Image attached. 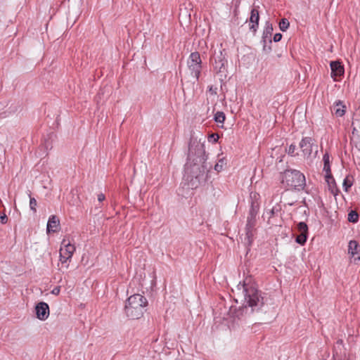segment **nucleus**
Masks as SVG:
<instances>
[{
    "label": "nucleus",
    "mask_w": 360,
    "mask_h": 360,
    "mask_svg": "<svg viewBox=\"0 0 360 360\" xmlns=\"http://www.w3.org/2000/svg\"><path fill=\"white\" fill-rule=\"evenodd\" d=\"M359 220V214L358 213L352 210L348 214V221L349 222L356 223Z\"/></svg>",
    "instance_id": "21"
},
{
    "label": "nucleus",
    "mask_w": 360,
    "mask_h": 360,
    "mask_svg": "<svg viewBox=\"0 0 360 360\" xmlns=\"http://www.w3.org/2000/svg\"><path fill=\"white\" fill-rule=\"evenodd\" d=\"M354 126L352 130V141L354 143L355 146L360 150V122L356 121L352 123Z\"/></svg>",
    "instance_id": "15"
},
{
    "label": "nucleus",
    "mask_w": 360,
    "mask_h": 360,
    "mask_svg": "<svg viewBox=\"0 0 360 360\" xmlns=\"http://www.w3.org/2000/svg\"><path fill=\"white\" fill-rule=\"evenodd\" d=\"M62 245L64 248H61L60 250V261L62 264L66 263L72 257L74 252L75 251V247L72 245L70 241L64 239L62 241Z\"/></svg>",
    "instance_id": "9"
},
{
    "label": "nucleus",
    "mask_w": 360,
    "mask_h": 360,
    "mask_svg": "<svg viewBox=\"0 0 360 360\" xmlns=\"http://www.w3.org/2000/svg\"><path fill=\"white\" fill-rule=\"evenodd\" d=\"M7 221L8 217L5 214H4L3 215H0V221L1 222V224H5L7 223Z\"/></svg>",
    "instance_id": "31"
},
{
    "label": "nucleus",
    "mask_w": 360,
    "mask_h": 360,
    "mask_svg": "<svg viewBox=\"0 0 360 360\" xmlns=\"http://www.w3.org/2000/svg\"><path fill=\"white\" fill-rule=\"evenodd\" d=\"M219 138V136L217 134H211L208 136V141H212L213 143H216V142H217Z\"/></svg>",
    "instance_id": "28"
},
{
    "label": "nucleus",
    "mask_w": 360,
    "mask_h": 360,
    "mask_svg": "<svg viewBox=\"0 0 360 360\" xmlns=\"http://www.w3.org/2000/svg\"><path fill=\"white\" fill-rule=\"evenodd\" d=\"M105 199V196L103 193H100L98 195V200L101 202Z\"/></svg>",
    "instance_id": "32"
},
{
    "label": "nucleus",
    "mask_w": 360,
    "mask_h": 360,
    "mask_svg": "<svg viewBox=\"0 0 360 360\" xmlns=\"http://www.w3.org/2000/svg\"><path fill=\"white\" fill-rule=\"evenodd\" d=\"M290 26V22L286 18H282L279 22V28L282 32H285Z\"/></svg>",
    "instance_id": "23"
},
{
    "label": "nucleus",
    "mask_w": 360,
    "mask_h": 360,
    "mask_svg": "<svg viewBox=\"0 0 360 360\" xmlns=\"http://www.w3.org/2000/svg\"><path fill=\"white\" fill-rule=\"evenodd\" d=\"M226 116L223 112L218 111L215 113L214 120L216 122L224 123Z\"/></svg>",
    "instance_id": "22"
},
{
    "label": "nucleus",
    "mask_w": 360,
    "mask_h": 360,
    "mask_svg": "<svg viewBox=\"0 0 360 360\" xmlns=\"http://www.w3.org/2000/svg\"><path fill=\"white\" fill-rule=\"evenodd\" d=\"M328 185L329 186V189L330 190L331 193L335 195H338L340 193V191L338 188L337 187L336 183L335 182V185L333 183L332 180H330V184L328 183Z\"/></svg>",
    "instance_id": "25"
},
{
    "label": "nucleus",
    "mask_w": 360,
    "mask_h": 360,
    "mask_svg": "<svg viewBox=\"0 0 360 360\" xmlns=\"http://www.w3.org/2000/svg\"><path fill=\"white\" fill-rule=\"evenodd\" d=\"M187 65L191 75L195 81H198L202 70V60L200 53L197 51L191 53Z\"/></svg>",
    "instance_id": "7"
},
{
    "label": "nucleus",
    "mask_w": 360,
    "mask_h": 360,
    "mask_svg": "<svg viewBox=\"0 0 360 360\" xmlns=\"http://www.w3.org/2000/svg\"><path fill=\"white\" fill-rule=\"evenodd\" d=\"M187 162L185 165V180L191 189H196L205 183L209 171L204 158H199V162Z\"/></svg>",
    "instance_id": "2"
},
{
    "label": "nucleus",
    "mask_w": 360,
    "mask_h": 360,
    "mask_svg": "<svg viewBox=\"0 0 360 360\" xmlns=\"http://www.w3.org/2000/svg\"><path fill=\"white\" fill-rule=\"evenodd\" d=\"M212 60H214V70L217 73L220 74L221 77H226V52L225 49L220 50L218 53L214 52Z\"/></svg>",
    "instance_id": "6"
},
{
    "label": "nucleus",
    "mask_w": 360,
    "mask_h": 360,
    "mask_svg": "<svg viewBox=\"0 0 360 360\" xmlns=\"http://www.w3.org/2000/svg\"><path fill=\"white\" fill-rule=\"evenodd\" d=\"M300 147L304 156L309 157L313 151V148H316V153H317L318 146L315 144V140L311 137L303 138L300 143Z\"/></svg>",
    "instance_id": "10"
},
{
    "label": "nucleus",
    "mask_w": 360,
    "mask_h": 360,
    "mask_svg": "<svg viewBox=\"0 0 360 360\" xmlns=\"http://www.w3.org/2000/svg\"><path fill=\"white\" fill-rule=\"evenodd\" d=\"M59 292H60V289H59V288H55L53 290L52 293L57 295V294H58V293H59Z\"/></svg>",
    "instance_id": "33"
},
{
    "label": "nucleus",
    "mask_w": 360,
    "mask_h": 360,
    "mask_svg": "<svg viewBox=\"0 0 360 360\" xmlns=\"http://www.w3.org/2000/svg\"><path fill=\"white\" fill-rule=\"evenodd\" d=\"M36 316L41 321H45L49 316V304L44 302H40L35 306Z\"/></svg>",
    "instance_id": "12"
},
{
    "label": "nucleus",
    "mask_w": 360,
    "mask_h": 360,
    "mask_svg": "<svg viewBox=\"0 0 360 360\" xmlns=\"http://www.w3.org/2000/svg\"><path fill=\"white\" fill-rule=\"evenodd\" d=\"M288 205H294V202H290V203H288Z\"/></svg>",
    "instance_id": "35"
},
{
    "label": "nucleus",
    "mask_w": 360,
    "mask_h": 360,
    "mask_svg": "<svg viewBox=\"0 0 360 360\" xmlns=\"http://www.w3.org/2000/svg\"><path fill=\"white\" fill-rule=\"evenodd\" d=\"M282 37L283 36H282V34L281 33H276L274 36V41L275 42H278V41H280L281 40Z\"/></svg>",
    "instance_id": "30"
},
{
    "label": "nucleus",
    "mask_w": 360,
    "mask_h": 360,
    "mask_svg": "<svg viewBox=\"0 0 360 360\" xmlns=\"http://www.w3.org/2000/svg\"><path fill=\"white\" fill-rule=\"evenodd\" d=\"M250 208L247 219L246 224V239L249 245L252 241L254 236L255 226L257 222V215L259 210V202H258L259 195L257 193H250Z\"/></svg>",
    "instance_id": "4"
},
{
    "label": "nucleus",
    "mask_w": 360,
    "mask_h": 360,
    "mask_svg": "<svg viewBox=\"0 0 360 360\" xmlns=\"http://www.w3.org/2000/svg\"><path fill=\"white\" fill-rule=\"evenodd\" d=\"M30 196V207L32 211H33L34 213L37 212L36 207L37 205V202L34 198L31 197V195H29Z\"/></svg>",
    "instance_id": "26"
},
{
    "label": "nucleus",
    "mask_w": 360,
    "mask_h": 360,
    "mask_svg": "<svg viewBox=\"0 0 360 360\" xmlns=\"http://www.w3.org/2000/svg\"><path fill=\"white\" fill-rule=\"evenodd\" d=\"M282 183L300 191L304 188L306 180L304 175L299 170L286 169L282 174Z\"/></svg>",
    "instance_id": "5"
},
{
    "label": "nucleus",
    "mask_w": 360,
    "mask_h": 360,
    "mask_svg": "<svg viewBox=\"0 0 360 360\" xmlns=\"http://www.w3.org/2000/svg\"><path fill=\"white\" fill-rule=\"evenodd\" d=\"M281 211L282 206L281 205L280 201L278 202H276L269 212H266V214L269 215V219L276 216H278V214H281Z\"/></svg>",
    "instance_id": "20"
},
{
    "label": "nucleus",
    "mask_w": 360,
    "mask_h": 360,
    "mask_svg": "<svg viewBox=\"0 0 360 360\" xmlns=\"http://www.w3.org/2000/svg\"><path fill=\"white\" fill-rule=\"evenodd\" d=\"M346 107L340 101H336L331 107V110L337 117H342L345 113Z\"/></svg>",
    "instance_id": "18"
},
{
    "label": "nucleus",
    "mask_w": 360,
    "mask_h": 360,
    "mask_svg": "<svg viewBox=\"0 0 360 360\" xmlns=\"http://www.w3.org/2000/svg\"><path fill=\"white\" fill-rule=\"evenodd\" d=\"M349 252L351 253L352 257H354L356 255H359V251L360 250L359 244L356 240H351L349 243ZM360 259V255H358L355 259Z\"/></svg>",
    "instance_id": "19"
},
{
    "label": "nucleus",
    "mask_w": 360,
    "mask_h": 360,
    "mask_svg": "<svg viewBox=\"0 0 360 360\" xmlns=\"http://www.w3.org/2000/svg\"><path fill=\"white\" fill-rule=\"evenodd\" d=\"M224 160L221 159L214 166V169L219 172L222 169Z\"/></svg>",
    "instance_id": "29"
},
{
    "label": "nucleus",
    "mask_w": 360,
    "mask_h": 360,
    "mask_svg": "<svg viewBox=\"0 0 360 360\" xmlns=\"http://www.w3.org/2000/svg\"><path fill=\"white\" fill-rule=\"evenodd\" d=\"M191 151V148L189 147V152ZM190 156H191V154L190 153H188V159L190 160Z\"/></svg>",
    "instance_id": "34"
},
{
    "label": "nucleus",
    "mask_w": 360,
    "mask_h": 360,
    "mask_svg": "<svg viewBox=\"0 0 360 360\" xmlns=\"http://www.w3.org/2000/svg\"><path fill=\"white\" fill-rule=\"evenodd\" d=\"M259 11L257 8H253L251 10L250 17V22L252 23V25L250 27V30L253 32V34H255L257 30V28L259 26Z\"/></svg>",
    "instance_id": "14"
},
{
    "label": "nucleus",
    "mask_w": 360,
    "mask_h": 360,
    "mask_svg": "<svg viewBox=\"0 0 360 360\" xmlns=\"http://www.w3.org/2000/svg\"><path fill=\"white\" fill-rule=\"evenodd\" d=\"M296 150V146L294 145V144H291L289 148H288V154L289 155H291V156H296L297 155V153H295Z\"/></svg>",
    "instance_id": "27"
},
{
    "label": "nucleus",
    "mask_w": 360,
    "mask_h": 360,
    "mask_svg": "<svg viewBox=\"0 0 360 360\" xmlns=\"http://www.w3.org/2000/svg\"><path fill=\"white\" fill-rule=\"evenodd\" d=\"M273 25L269 21H266L265 24V28L263 31L262 37L263 51L266 53H269L271 51V44L272 43L271 36L273 34Z\"/></svg>",
    "instance_id": "8"
},
{
    "label": "nucleus",
    "mask_w": 360,
    "mask_h": 360,
    "mask_svg": "<svg viewBox=\"0 0 360 360\" xmlns=\"http://www.w3.org/2000/svg\"><path fill=\"white\" fill-rule=\"evenodd\" d=\"M352 185H353V181L349 179V176H347L344 179L343 184H342V186H343L344 190L346 192H348L349 188L352 186Z\"/></svg>",
    "instance_id": "24"
},
{
    "label": "nucleus",
    "mask_w": 360,
    "mask_h": 360,
    "mask_svg": "<svg viewBox=\"0 0 360 360\" xmlns=\"http://www.w3.org/2000/svg\"><path fill=\"white\" fill-rule=\"evenodd\" d=\"M297 230L299 232V235L296 237L295 241L297 243L304 245L308 238V226L305 222L301 221L297 224Z\"/></svg>",
    "instance_id": "11"
},
{
    "label": "nucleus",
    "mask_w": 360,
    "mask_h": 360,
    "mask_svg": "<svg viewBox=\"0 0 360 360\" xmlns=\"http://www.w3.org/2000/svg\"><path fill=\"white\" fill-rule=\"evenodd\" d=\"M323 170L326 172L325 179L327 183L330 184V180L333 181L335 185V179L332 175L330 165V155L328 153H326L323 156Z\"/></svg>",
    "instance_id": "13"
},
{
    "label": "nucleus",
    "mask_w": 360,
    "mask_h": 360,
    "mask_svg": "<svg viewBox=\"0 0 360 360\" xmlns=\"http://www.w3.org/2000/svg\"><path fill=\"white\" fill-rule=\"evenodd\" d=\"M148 300L141 294H134L131 295L127 300L124 307V311L130 319H139L146 311Z\"/></svg>",
    "instance_id": "3"
},
{
    "label": "nucleus",
    "mask_w": 360,
    "mask_h": 360,
    "mask_svg": "<svg viewBox=\"0 0 360 360\" xmlns=\"http://www.w3.org/2000/svg\"><path fill=\"white\" fill-rule=\"evenodd\" d=\"M331 77H340L344 73V68L338 61L330 62Z\"/></svg>",
    "instance_id": "17"
},
{
    "label": "nucleus",
    "mask_w": 360,
    "mask_h": 360,
    "mask_svg": "<svg viewBox=\"0 0 360 360\" xmlns=\"http://www.w3.org/2000/svg\"><path fill=\"white\" fill-rule=\"evenodd\" d=\"M237 288L243 293L246 303L236 311V316L238 319L254 312L266 313L268 311L269 308L267 303L268 299L264 296V293L257 289L251 276L246 277L243 283L240 282Z\"/></svg>",
    "instance_id": "1"
},
{
    "label": "nucleus",
    "mask_w": 360,
    "mask_h": 360,
    "mask_svg": "<svg viewBox=\"0 0 360 360\" xmlns=\"http://www.w3.org/2000/svg\"><path fill=\"white\" fill-rule=\"evenodd\" d=\"M60 227V220L56 215H51L47 223V233L56 232Z\"/></svg>",
    "instance_id": "16"
}]
</instances>
